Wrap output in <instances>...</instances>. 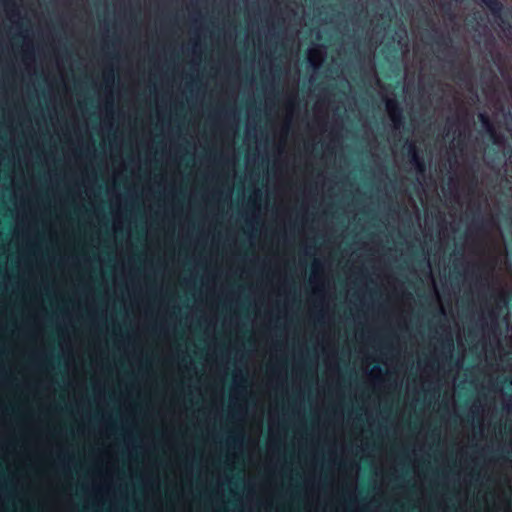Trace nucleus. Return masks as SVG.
Here are the masks:
<instances>
[{
	"instance_id": "6ab92c4d",
	"label": "nucleus",
	"mask_w": 512,
	"mask_h": 512,
	"mask_svg": "<svg viewBox=\"0 0 512 512\" xmlns=\"http://www.w3.org/2000/svg\"><path fill=\"white\" fill-rule=\"evenodd\" d=\"M417 173V181L422 185V179L424 178L426 165L425 162L419 163L417 166H414Z\"/></svg>"
},
{
	"instance_id": "4468645a",
	"label": "nucleus",
	"mask_w": 512,
	"mask_h": 512,
	"mask_svg": "<svg viewBox=\"0 0 512 512\" xmlns=\"http://www.w3.org/2000/svg\"><path fill=\"white\" fill-rule=\"evenodd\" d=\"M408 154L410 156V162L413 166H417L419 163H423V159L419 156L417 147L414 142H407Z\"/></svg>"
},
{
	"instance_id": "cd10ccee",
	"label": "nucleus",
	"mask_w": 512,
	"mask_h": 512,
	"mask_svg": "<svg viewBox=\"0 0 512 512\" xmlns=\"http://www.w3.org/2000/svg\"><path fill=\"white\" fill-rule=\"evenodd\" d=\"M350 500L354 503V504H357L358 503V497L356 495L355 492H353L351 495H350Z\"/></svg>"
},
{
	"instance_id": "393cba45",
	"label": "nucleus",
	"mask_w": 512,
	"mask_h": 512,
	"mask_svg": "<svg viewBox=\"0 0 512 512\" xmlns=\"http://www.w3.org/2000/svg\"><path fill=\"white\" fill-rule=\"evenodd\" d=\"M236 458H237V455L235 453H230L229 452L228 455H227V460L229 462H231L232 464L235 463Z\"/></svg>"
},
{
	"instance_id": "dca6fc26",
	"label": "nucleus",
	"mask_w": 512,
	"mask_h": 512,
	"mask_svg": "<svg viewBox=\"0 0 512 512\" xmlns=\"http://www.w3.org/2000/svg\"><path fill=\"white\" fill-rule=\"evenodd\" d=\"M104 81L106 84L105 93H109L110 91L113 92V86L115 82V75L113 70L104 74Z\"/></svg>"
},
{
	"instance_id": "f03ea898",
	"label": "nucleus",
	"mask_w": 512,
	"mask_h": 512,
	"mask_svg": "<svg viewBox=\"0 0 512 512\" xmlns=\"http://www.w3.org/2000/svg\"><path fill=\"white\" fill-rule=\"evenodd\" d=\"M246 376L241 370H235L232 376V385L229 394V408L232 415L241 423L244 422L247 414V408L240 404V400L246 395Z\"/></svg>"
},
{
	"instance_id": "ddd939ff",
	"label": "nucleus",
	"mask_w": 512,
	"mask_h": 512,
	"mask_svg": "<svg viewBox=\"0 0 512 512\" xmlns=\"http://www.w3.org/2000/svg\"><path fill=\"white\" fill-rule=\"evenodd\" d=\"M244 439H245V432L242 427L238 434L227 438V445L229 447L237 448L239 451H241L243 448V445H244Z\"/></svg>"
},
{
	"instance_id": "2f4dec72",
	"label": "nucleus",
	"mask_w": 512,
	"mask_h": 512,
	"mask_svg": "<svg viewBox=\"0 0 512 512\" xmlns=\"http://www.w3.org/2000/svg\"><path fill=\"white\" fill-rule=\"evenodd\" d=\"M441 313H442V314H445V310H444V308H443V307H441Z\"/></svg>"
},
{
	"instance_id": "f8f14e48",
	"label": "nucleus",
	"mask_w": 512,
	"mask_h": 512,
	"mask_svg": "<svg viewBox=\"0 0 512 512\" xmlns=\"http://www.w3.org/2000/svg\"><path fill=\"white\" fill-rule=\"evenodd\" d=\"M5 13L12 23H17L20 20V11L11 0H5Z\"/></svg>"
},
{
	"instance_id": "aec40b11",
	"label": "nucleus",
	"mask_w": 512,
	"mask_h": 512,
	"mask_svg": "<svg viewBox=\"0 0 512 512\" xmlns=\"http://www.w3.org/2000/svg\"><path fill=\"white\" fill-rule=\"evenodd\" d=\"M484 408L480 403H473V405L470 408V413L473 416V418H476L478 416L482 417Z\"/></svg>"
},
{
	"instance_id": "9b49d317",
	"label": "nucleus",
	"mask_w": 512,
	"mask_h": 512,
	"mask_svg": "<svg viewBox=\"0 0 512 512\" xmlns=\"http://www.w3.org/2000/svg\"><path fill=\"white\" fill-rule=\"evenodd\" d=\"M478 117H479V120H480L484 130L490 135V137L493 139V141L496 144H500L501 141L499 140V137L496 135L495 128H494L493 124L491 123L488 115L485 112H482V113H479Z\"/></svg>"
},
{
	"instance_id": "9d476101",
	"label": "nucleus",
	"mask_w": 512,
	"mask_h": 512,
	"mask_svg": "<svg viewBox=\"0 0 512 512\" xmlns=\"http://www.w3.org/2000/svg\"><path fill=\"white\" fill-rule=\"evenodd\" d=\"M113 472L111 470V463L108 461L105 471L104 479L101 483L94 486L96 492H109L111 490V483Z\"/></svg>"
},
{
	"instance_id": "423d86ee",
	"label": "nucleus",
	"mask_w": 512,
	"mask_h": 512,
	"mask_svg": "<svg viewBox=\"0 0 512 512\" xmlns=\"http://www.w3.org/2000/svg\"><path fill=\"white\" fill-rule=\"evenodd\" d=\"M23 64L28 71H34L35 68V53L32 43L25 42L22 46Z\"/></svg>"
},
{
	"instance_id": "7ed1b4c3",
	"label": "nucleus",
	"mask_w": 512,
	"mask_h": 512,
	"mask_svg": "<svg viewBox=\"0 0 512 512\" xmlns=\"http://www.w3.org/2000/svg\"><path fill=\"white\" fill-rule=\"evenodd\" d=\"M327 56V49L322 44H313L307 51V60L309 65L314 69L318 70Z\"/></svg>"
},
{
	"instance_id": "c756f323",
	"label": "nucleus",
	"mask_w": 512,
	"mask_h": 512,
	"mask_svg": "<svg viewBox=\"0 0 512 512\" xmlns=\"http://www.w3.org/2000/svg\"><path fill=\"white\" fill-rule=\"evenodd\" d=\"M20 229H21V228H20V224L18 223V224H17V228H16L17 233H19Z\"/></svg>"
},
{
	"instance_id": "412c9836",
	"label": "nucleus",
	"mask_w": 512,
	"mask_h": 512,
	"mask_svg": "<svg viewBox=\"0 0 512 512\" xmlns=\"http://www.w3.org/2000/svg\"><path fill=\"white\" fill-rule=\"evenodd\" d=\"M329 343H330V339H329V337H327V338H323V339H322V351H323L324 353H326V352H327L328 347H329Z\"/></svg>"
},
{
	"instance_id": "a211bd4d",
	"label": "nucleus",
	"mask_w": 512,
	"mask_h": 512,
	"mask_svg": "<svg viewBox=\"0 0 512 512\" xmlns=\"http://www.w3.org/2000/svg\"><path fill=\"white\" fill-rule=\"evenodd\" d=\"M491 11L493 14L500 13L502 6L498 2V0H481Z\"/></svg>"
},
{
	"instance_id": "bb28decb",
	"label": "nucleus",
	"mask_w": 512,
	"mask_h": 512,
	"mask_svg": "<svg viewBox=\"0 0 512 512\" xmlns=\"http://www.w3.org/2000/svg\"><path fill=\"white\" fill-rule=\"evenodd\" d=\"M267 449H268L269 453H272L274 451V444H273L272 440H269Z\"/></svg>"
},
{
	"instance_id": "5701e85b",
	"label": "nucleus",
	"mask_w": 512,
	"mask_h": 512,
	"mask_svg": "<svg viewBox=\"0 0 512 512\" xmlns=\"http://www.w3.org/2000/svg\"><path fill=\"white\" fill-rule=\"evenodd\" d=\"M326 366H327V368H328L329 370H332V369H333V370H334V371H336V372H338V371H339V365H338V363H337L336 361L334 362V364H333V365H332L331 363H327V365H326Z\"/></svg>"
},
{
	"instance_id": "39448f33",
	"label": "nucleus",
	"mask_w": 512,
	"mask_h": 512,
	"mask_svg": "<svg viewBox=\"0 0 512 512\" xmlns=\"http://www.w3.org/2000/svg\"><path fill=\"white\" fill-rule=\"evenodd\" d=\"M248 205L252 209L250 217L247 221L255 222L259 219L261 213V203H260V190L256 189L248 199Z\"/></svg>"
},
{
	"instance_id": "1a4fd4ad",
	"label": "nucleus",
	"mask_w": 512,
	"mask_h": 512,
	"mask_svg": "<svg viewBox=\"0 0 512 512\" xmlns=\"http://www.w3.org/2000/svg\"><path fill=\"white\" fill-rule=\"evenodd\" d=\"M367 377L371 380L374 387H381L384 383V373L380 366L375 365L366 371Z\"/></svg>"
},
{
	"instance_id": "473e14b6",
	"label": "nucleus",
	"mask_w": 512,
	"mask_h": 512,
	"mask_svg": "<svg viewBox=\"0 0 512 512\" xmlns=\"http://www.w3.org/2000/svg\"><path fill=\"white\" fill-rule=\"evenodd\" d=\"M104 454H105L106 456H108L110 453H109V451H105V453H104Z\"/></svg>"
},
{
	"instance_id": "c85d7f7f",
	"label": "nucleus",
	"mask_w": 512,
	"mask_h": 512,
	"mask_svg": "<svg viewBox=\"0 0 512 512\" xmlns=\"http://www.w3.org/2000/svg\"><path fill=\"white\" fill-rule=\"evenodd\" d=\"M69 348V351H71V345H70V341H68L67 343H63L62 344V350L64 352H66V350Z\"/></svg>"
},
{
	"instance_id": "6e6552de",
	"label": "nucleus",
	"mask_w": 512,
	"mask_h": 512,
	"mask_svg": "<svg viewBox=\"0 0 512 512\" xmlns=\"http://www.w3.org/2000/svg\"><path fill=\"white\" fill-rule=\"evenodd\" d=\"M297 107V94L293 93L287 96L285 100V119L287 126H291L294 113Z\"/></svg>"
},
{
	"instance_id": "f3484780",
	"label": "nucleus",
	"mask_w": 512,
	"mask_h": 512,
	"mask_svg": "<svg viewBox=\"0 0 512 512\" xmlns=\"http://www.w3.org/2000/svg\"><path fill=\"white\" fill-rule=\"evenodd\" d=\"M291 126H287V120L284 119V123L281 127V141H280V145H279V151H283L284 149V146H285V142H286V138L288 136V133H289V130H290Z\"/></svg>"
},
{
	"instance_id": "7c9ffc66",
	"label": "nucleus",
	"mask_w": 512,
	"mask_h": 512,
	"mask_svg": "<svg viewBox=\"0 0 512 512\" xmlns=\"http://www.w3.org/2000/svg\"><path fill=\"white\" fill-rule=\"evenodd\" d=\"M492 316H493V319L496 321L497 320V315L493 312Z\"/></svg>"
},
{
	"instance_id": "4be33fe9",
	"label": "nucleus",
	"mask_w": 512,
	"mask_h": 512,
	"mask_svg": "<svg viewBox=\"0 0 512 512\" xmlns=\"http://www.w3.org/2000/svg\"><path fill=\"white\" fill-rule=\"evenodd\" d=\"M103 127L107 130H111L113 128L110 126L109 118H106L105 115H103Z\"/></svg>"
},
{
	"instance_id": "20e7f679",
	"label": "nucleus",
	"mask_w": 512,
	"mask_h": 512,
	"mask_svg": "<svg viewBox=\"0 0 512 512\" xmlns=\"http://www.w3.org/2000/svg\"><path fill=\"white\" fill-rule=\"evenodd\" d=\"M385 108L387 114L393 124V128L398 130L403 125V115L402 109L400 108L397 100L395 98H386L385 99Z\"/></svg>"
},
{
	"instance_id": "a878e982",
	"label": "nucleus",
	"mask_w": 512,
	"mask_h": 512,
	"mask_svg": "<svg viewBox=\"0 0 512 512\" xmlns=\"http://www.w3.org/2000/svg\"><path fill=\"white\" fill-rule=\"evenodd\" d=\"M504 409L509 412L512 409L511 399H507L504 404Z\"/></svg>"
},
{
	"instance_id": "f257e3e1",
	"label": "nucleus",
	"mask_w": 512,
	"mask_h": 512,
	"mask_svg": "<svg viewBox=\"0 0 512 512\" xmlns=\"http://www.w3.org/2000/svg\"><path fill=\"white\" fill-rule=\"evenodd\" d=\"M325 263L320 258H315L311 263V271L309 275V284L312 294L321 300V308L317 321H323L327 314V306L325 298L327 293V284L324 278Z\"/></svg>"
},
{
	"instance_id": "b1692460",
	"label": "nucleus",
	"mask_w": 512,
	"mask_h": 512,
	"mask_svg": "<svg viewBox=\"0 0 512 512\" xmlns=\"http://www.w3.org/2000/svg\"><path fill=\"white\" fill-rule=\"evenodd\" d=\"M198 48H200V41H199V39H194L192 41L193 52H196Z\"/></svg>"
},
{
	"instance_id": "0eeeda50",
	"label": "nucleus",
	"mask_w": 512,
	"mask_h": 512,
	"mask_svg": "<svg viewBox=\"0 0 512 512\" xmlns=\"http://www.w3.org/2000/svg\"><path fill=\"white\" fill-rule=\"evenodd\" d=\"M115 102L113 92L105 93V103L103 106V115L110 120V126L114 127Z\"/></svg>"
},
{
	"instance_id": "2eb2a0df",
	"label": "nucleus",
	"mask_w": 512,
	"mask_h": 512,
	"mask_svg": "<svg viewBox=\"0 0 512 512\" xmlns=\"http://www.w3.org/2000/svg\"><path fill=\"white\" fill-rule=\"evenodd\" d=\"M124 221L123 214L120 209L114 210L112 212V230L114 232H119L123 229Z\"/></svg>"
}]
</instances>
